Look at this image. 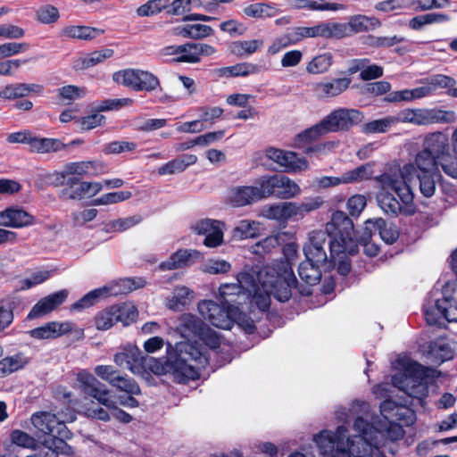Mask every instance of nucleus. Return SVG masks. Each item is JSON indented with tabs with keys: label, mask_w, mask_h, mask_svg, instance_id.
<instances>
[{
	"label": "nucleus",
	"mask_w": 457,
	"mask_h": 457,
	"mask_svg": "<svg viewBox=\"0 0 457 457\" xmlns=\"http://www.w3.org/2000/svg\"><path fill=\"white\" fill-rule=\"evenodd\" d=\"M113 361L134 373L141 368L157 376L170 374L179 384L198 379L200 368L208 362L206 349L198 341H181L174 345L166 342V355L160 359L144 355L137 347L129 346L114 354Z\"/></svg>",
	"instance_id": "nucleus-1"
},
{
	"label": "nucleus",
	"mask_w": 457,
	"mask_h": 457,
	"mask_svg": "<svg viewBox=\"0 0 457 457\" xmlns=\"http://www.w3.org/2000/svg\"><path fill=\"white\" fill-rule=\"evenodd\" d=\"M282 253L284 258L273 265H256L237 275L240 288L262 312L270 309L271 295L280 303L287 302L292 296V286L296 284L293 260L297 255L298 245L287 243L283 245Z\"/></svg>",
	"instance_id": "nucleus-2"
},
{
	"label": "nucleus",
	"mask_w": 457,
	"mask_h": 457,
	"mask_svg": "<svg viewBox=\"0 0 457 457\" xmlns=\"http://www.w3.org/2000/svg\"><path fill=\"white\" fill-rule=\"evenodd\" d=\"M382 190L377 195L379 207L386 214L397 216L400 213L413 215L416 206L413 204L414 195L409 183L387 173L377 177Z\"/></svg>",
	"instance_id": "nucleus-3"
},
{
	"label": "nucleus",
	"mask_w": 457,
	"mask_h": 457,
	"mask_svg": "<svg viewBox=\"0 0 457 457\" xmlns=\"http://www.w3.org/2000/svg\"><path fill=\"white\" fill-rule=\"evenodd\" d=\"M323 232H326L328 238V247L332 257L335 253H348V254L354 255L358 253L357 245L351 237L354 234L353 222L343 211H336L332 213Z\"/></svg>",
	"instance_id": "nucleus-4"
},
{
	"label": "nucleus",
	"mask_w": 457,
	"mask_h": 457,
	"mask_svg": "<svg viewBox=\"0 0 457 457\" xmlns=\"http://www.w3.org/2000/svg\"><path fill=\"white\" fill-rule=\"evenodd\" d=\"M362 112L356 109L338 108L325 116L319 123L305 129L300 137L314 140L331 132L349 131L362 121Z\"/></svg>",
	"instance_id": "nucleus-5"
},
{
	"label": "nucleus",
	"mask_w": 457,
	"mask_h": 457,
	"mask_svg": "<svg viewBox=\"0 0 457 457\" xmlns=\"http://www.w3.org/2000/svg\"><path fill=\"white\" fill-rule=\"evenodd\" d=\"M347 428L341 425L336 432L321 430L314 436V442L322 457H352L351 450L355 451L354 442L346 436Z\"/></svg>",
	"instance_id": "nucleus-6"
},
{
	"label": "nucleus",
	"mask_w": 457,
	"mask_h": 457,
	"mask_svg": "<svg viewBox=\"0 0 457 457\" xmlns=\"http://www.w3.org/2000/svg\"><path fill=\"white\" fill-rule=\"evenodd\" d=\"M380 412L388 421L387 435L393 441L400 440L404 436L403 426L409 427L416 421V412L404 404H399L392 399H386L380 403Z\"/></svg>",
	"instance_id": "nucleus-7"
},
{
	"label": "nucleus",
	"mask_w": 457,
	"mask_h": 457,
	"mask_svg": "<svg viewBox=\"0 0 457 457\" xmlns=\"http://www.w3.org/2000/svg\"><path fill=\"white\" fill-rule=\"evenodd\" d=\"M346 35V26L339 22H321L312 27H294L282 35L287 45H296L307 37L343 38Z\"/></svg>",
	"instance_id": "nucleus-8"
},
{
	"label": "nucleus",
	"mask_w": 457,
	"mask_h": 457,
	"mask_svg": "<svg viewBox=\"0 0 457 457\" xmlns=\"http://www.w3.org/2000/svg\"><path fill=\"white\" fill-rule=\"evenodd\" d=\"M422 309L428 325L440 326L441 319L448 322H457V299L453 295H447L445 287L442 290V297L428 301Z\"/></svg>",
	"instance_id": "nucleus-9"
},
{
	"label": "nucleus",
	"mask_w": 457,
	"mask_h": 457,
	"mask_svg": "<svg viewBox=\"0 0 457 457\" xmlns=\"http://www.w3.org/2000/svg\"><path fill=\"white\" fill-rule=\"evenodd\" d=\"M228 284H221L219 287L217 298L220 304L212 300H202L197 306L198 312L204 319L219 328L228 329V303L226 298Z\"/></svg>",
	"instance_id": "nucleus-10"
},
{
	"label": "nucleus",
	"mask_w": 457,
	"mask_h": 457,
	"mask_svg": "<svg viewBox=\"0 0 457 457\" xmlns=\"http://www.w3.org/2000/svg\"><path fill=\"white\" fill-rule=\"evenodd\" d=\"M328 245V238L323 230H314L311 233L309 242L303 247L305 260L322 266L324 271H330L336 267L337 255L330 254L328 258L325 251V246Z\"/></svg>",
	"instance_id": "nucleus-11"
},
{
	"label": "nucleus",
	"mask_w": 457,
	"mask_h": 457,
	"mask_svg": "<svg viewBox=\"0 0 457 457\" xmlns=\"http://www.w3.org/2000/svg\"><path fill=\"white\" fill-rule=\"evenodd\" d=\"M115 82L134 91L152 92L160 87L159 79L153 73L139 69H126L115 72L112 76Z\"/></svg>",
	"instance_id": "nucleus-12"
},
{
	"label": "nucleus",
	"mask_w": 457,
	"mask_h": 457,
	"mask_svg": "<svg viewBox=\"0 0 457 457\" xmlns=\"http://www.w3.org/2000/svg\"><path fill=\"white\" fill-rule=\"evenodd\" d=\"M262 187L266 198L273 195L279 199H290L301 193L298 184L284 174L262 177Z\"/></svg>",
	"instance_id": "nucleus-13"
},
{
	"label": "nucleus",
	"mask_w": 457,
	"mask_h": 457,
	"mask_svg": "<svg viewBox=\"0 0 457 457\" xmlns=\"http://www.w3.org/2000/svg\"><path fill=\"white\" fill-rule=\"evenodd\" d=\"M439 172L438 159L424 149L417 153L414 162L404 164L403 168L400 169V176L407 183L411 182L414 176L417 174Z\"/></svg>",
	"instance_id": "nucleus-14"
},
{
	"label": "nucleus",
	"mask_w": 457,
	"mask_h": 457,
	"mask_svg": "<svg viewBox=\"0 0 457 457\" xmlns=\"http://www.w3.org/2000/svg\"><path fill=\"white\" fill-rule=\"evenodd\" d=\"M81 392L89 397L96 399L100 404L112 406V400L109 398L110 390L97 378L86 370H80L77 375Z\"/></svg>",
	"instance_id": "nucleus-15"
},
{
	"label": "nucleus",
	"mask_w": 457,
	"mask_h": 457,
	"mask_svg": "<svg viewBox=\"0 0 457 457\" xmlns=\"http://www.w3.org/2000/svg\"><path fill=\"white\" fill-rule=\"evenodd\" d=\"M322 266L318 263H313L309 261H303L298 266V275L301 279V283L292 286V289L295 288L299 294L303 296H309L312 295V287L319 284L321 277Z\"/></svg>",
	"instance_id": "nucleus-16"
},
{
	"label": "nucleus",
	"mask_w": 457,
	"mask_h": 457,
	"mask_svg": "<svg viewBox=\"0 0 457 457\" xmlns=\"http://www.w3.org/2000/svg\"><path fill=\"white\" fill-rule=\"evenodd\" d=\"M225 223L212 219H203L196 221L192 229L197 235L205 236L204 245L210 248H214L223 242V228Z\"/></svg>",
	"instance_id": "nucleus-17"
},
{
	"label": "nucleus",
	"mask_w": 457,
	"mask_h": 457,
	"mask_svg": "<svg viewBox=\"0 0 457 457\" xmlns=\"http://www.w3.org/2000/svg\"><path fill=\"white\" fill-rule=\"evenodd\" d=\"M266 156L283 167L286 171H302L309 167L308 161L304 157H299L295 152L270 147L266 150Z\"/></svg>",
	"instance_id": "nucleus-18"
},
{
	"label": "nucleus",
	"mask_w": 457,
	"mask_h": 457,
	"mask_svg": "<svg viewBox=\"0 0 457 457\" xmlns=\"http://www.w3.org/2000/svg\"><path fill=\"white\" fill-rule=\"evenodd\" d=\"M353 428L359 434L358 444L362 445V451L358 449L355 457H371L373 448L376 447L372 443L373 435L377 432L373 423L362 417H357Z\"/></svg>",
	"instance_id": "nucleus-19"
},
{
	"label": "nucleus",
	"mask_w": 457,
	"mask_h": 457,
	"mask_svg": "<svg viewBox=\"0 0 457 457\" xmlns=\"http://www.w3.org/2000/svg\"><path fill=\"white\" fill-rule=\"evenodd\" d=\"M31 422L33 426L44 435L53 436L62 435V431L66 428L64 421L60 418L49 411H38L31 416Z\"/></svg>",
	"instance_id": "nucleus-20"
},
{
	"label": "nucleus",
	"mask_w": 457,
	"mask_h": 457,
	"mask_svg": "<svg viewBox=\"0 0 457 457\" xmlns=\"http://www.w3.org/2000/svg\"><path fill=\"white\" fill-rule=\"evenodd\" d=\"M427 357L436 366L453 359L455 352L446 337H438L426 344Z\"/></svg>",
	"instance_id": "nucleus-21"
},
{
	"label": "nucleus",
	"mask_w": 457,
	"mask_h": 457,
	"mask_svg": "<svg viewBox=\"0 0 457 457\" xmlns=\"http://www.w3.org/2000/svg\"><path fill=\"white\" fill-rule=\"evenodd\" d=\"M67 296L68 291L66 289H62L40 299L32 307L26 319L28 320H32L47 315L61 305Z\"/></svg>",
	"instance_id": "nucleus-22"
},
{
	"label": "nucleus",
	"mask_w": 457,
	"mask_h": 457,
	"mask_svg": "<svg viewBox=\"0 0 457 457\" xmlns=\"http://www.w3.org/2000/svg\"><path fill=\"white\" fill-rule=\"evenodd\" d=\"M203 258V253L194 249H179L173 253L168 260L159 264L161 270L183 269Z\"/></svg>",
	"instance_id": "nucleus-23"
},
{
	"label": "nucleus",
	"mask_w": 457,
	"mask_h": 457,
	"mask_svg": "<svg viewBox=\"0 0 457 457\" xmlns=\"http://www.w3.org/2000/svg\"><path fill=\"white\" fill-rule=\"evenodd\" d=\"M35 217L23 209L10 207L0 212V226L22 228L34 224Z\"/></svg>",
	"instance_id": "nucleus-24"
},
{
	"label": "nucleus",
	"mask_w": 457,
	"mask_h": 457,
	"mask_svg": "<svg viewBox=\"0 0 457 457\" xmlns=\"http://www.w3.org/2000/svg\"><path fill=\"white\" fill-rule=\"evenodd\" d=\"M266 198L263 187H262V178L257 181V186L241 187L236 189L230 204L235 206H245L252 203Z\"/></svg>",
	"instance_id": "nucleus-25"
},
{
	"label": "nucleus",
	"mask_w": 457,
	"mask_h": 457,
	"mask_svg": "<svg viewBox=\"0 0 457 457\" xmlns=\"http://www.w3.org/2000/svg\"><path fill=\"white\" fill-rule=\"evenodd\" d=\"M352 83L349 77L333 79L315 85V92L321 98L336 97L346 91Z\"/></svg>",
	"instance_id": "nucleus-26"
},
{
	"label": "nucleus",
	"mask_w": 457,
	"mask_h": 457,
	"mask_svg": "<svg viewBox=\"0 0 457 457\" xmlns=\"http://www.w3.org/2000/svg\"><path fill=\"white\" fill-rule=\"evenodd\" d=\"M422 149L431 153L432 155L439 160L449 152L448 137L443 132L431 133L424 138Z\"/></svg>",
	"instance_id": "nucleus-27"
},
{
	"label": "nucleus",
	"mask_w": 457,
	"mask_h": 457,
	"mask_svg": "<svg viewBox=\"0 0 457 457\" xmlns=\"http://www.w3.org/2000/svg\"><path fill=\"white\" fill-rule=\"evenodd\" d=\"M205 326L199 317L192 313H183L179 318L177 331L183 337H198Z\"/></svg>",
	"instance_id": "nucleus-28"
},
{
	"label": "nucleus",
	"mask_w": 457,
	"mask_h": 457,
	"mask_svg": "<svg viewBox=\"0 0 457 457\" xmlns=\"http://www.w3.org/2000/svg\"><path fill=\"white\" fill-rule=\"evenodd\" d=\"M195 293L185 286H178L174 288L172 295L166 300V306L171 311L181 312L194 299Z\"/></svg>",
	"instance_id": "nucleus-29"
},
{
	"label": "nucleus",
	"mask_w": 457,
	"mask_h": 457,
	"mask_svg": "<svg viewBox=\"0 0 457 457\" xmlns=\"http://www.w3.org/2000/svg\"><path fill=\"white\" fill-rule=\"evenodd\" d=\"M346 26V37L348 35V29L354 33L367 32L374 30L381 27L382 23L377 17H370L367 15L357 14L349 20L348 23H344Z\"/></svg>",
	"instance_id": "nucleus-30"
},
{
	"label": "nucleus",
	"mask_w": 457,
	"mask_h": 457,
	"mask_svg": "<svg viewBox=\"0 0 457 457\" xmlns=\"http://www.w3.org/2000/svg\"><path fill=\"white\" fill-rule=\"evenodd\" d=\"M29 362V358L21 352L2 358L0 360V378H4L23 369Z\"/></svg>",
	"instance_id": "nucleus-31"
},
{
	"label": "nucleus",
	"mask_w": 457,
	"mask_h": 457,
	"mask_svg": "<svg viewBox=\"0 0 457 457\" xmlns=\"http://www.w3.org/2000/svg\"><path fill=\"white\" fill-rule=\"evenodd\" d=\"M197 157L194 154H181L158 169L160 175L175 174L184 171L189 165L195 163Z\"/></svg>",
	"instance_id": "nucleus-32"
},
{
	"label": "nucleus",
	"mask_w": 457,
	"mask_h": 457,
	"mask_svg": "<svg viewBox=\"0 0 457 457\" xmlns=\"http://www.w3.org/2000/svg\"><path fill=\"white\" fill-rule=\"evenodd\" d=\"M104 32V29L88 26H68L62 29V35L70 38L91 40Z\"/></svg>",
	"instance_id": "nucleus-33"
},
{
	"label": "nucleus",
	"mask_w": 457,
	"mask_h": 457,
	"mask_svg": "<svg viewBox=\"0 0 457 457\" xmlns=\"http://www.w3.org/2000/svg\"><path fill=\"white\" fill-rule=\"evenodd\" d=\"M260 223L250 220L238 221L232 230V237L237 240L255 238L260 236Z\"/></svg>",
	"instance_id": "nucleus-34"
},
{
	"label": "nucleus",
	"mask_w": 457,
	"mask_h": 457,
	"mask_svg": "<svg viewBox=\"0 0 457 457\" xmlns=\"http://www.w3.org/2000/svg\"><path fill=\"white\" fill-rule=\"evenodd\" d=\"M114 313L115 322H120L123 326H129L135 322L138 316L137 309L131 303H121L112 305Z\"/></svg>",
	"instance_id": "nucleus-35"
},
{
	"label": "nucleus",
	"mask_w": 457,
	"mask_h": 457,
	"mask_svg": "<svg viewBox=\"0 0 457 457\" xmlns=\"http://www.w3.org/2000/svg\"><path fill=\"white\" fill-rule=\"evenodd\" d=\"M289 210L288 202L272 204L262 207V215L269 220L287 222L291 219Z\"/></svg>",
	"instance_id": "nucleus-36"
},
{
	"label": "nucleus",
	"mask_w": 457,
	"mask_h": 457,
	"mask_svg": "<svg viewBox=\"0 0 457 457\" xmlns=\"http://www.w3.org/2000/svg\"><path fill=\"white\" fill-rule=\"evenodd\" d=\"M29 144L32 151H36L37 153L42 154L58 152L60 150L67 148V145L62 143L61 140L55 138L32 137L29 138Z\"/></svg>",
	"instance_id": "nucleus-37"
},
{
	"label": "nucleus",
	"mask_w": 457,
	"mask_h": 457,
	"mask_svg": "<svg viewBox=\"0 0 457 457\" xmlns=\"http://www.w3.org/2000/svg\"><path fill=\"white\" fill-rule=\"evenodd\" d=\"M113 54L112 49H104L95 51L84 57H79L74 61L76 70H85L93 67Z\"/></svg>",
	"instance_id": "nucleus-38"
},
{
	"label": "nucleus",
	"mask_w": 457,
	"mask_h": 457,
	"mask_svg": "<svg viewBox=\"0 0 457 457\" xmlns=\"http://www.w3.org/2000/svg\"><path fill=\"white\" fill-rule=\"evenodd\" d=\"M103 169L104 164L96 161L75 162L65 164L62 172V178L66 179L69 175L84 176L87 175L90 169Z\"/></svg>",
	"instance_id": "nucleus-39"
},
{
	"label": "nucleus",
	"mask_w": 457,
	"mask_h": 457,
	"mask_svg": "<svg viewBox=\"0 0 457 457\" xmlns=\"http://www.w3.org/2000/svg\"><path fill=\"white\" fill-rule=\"evenodd\" d=\"M243 12L247 17L265 19L276 16L278 9L266 3H255L245 6Z\"/></svg>",
	"instance_id": "nucleus-40"
},
{
	"label": "nucleus",
	"mask_w": 457,
	"mask_h": 457,
	"mask_svg": "<svg viewBox=\"0 0 457 457\" xmlns=\"http://www.w3.org/2000/svg\"><path fill=\"white\" fill-rule=\"evenodd\" d=\"M262 45V39L237 40L230 42V53L237 56H247L255 53Z\"/></svg>",
	"instance_id": "nucleus-41"
},
{
	"label": "nucleus",
	"mask_w": 457,
	"mask_h": 457,
	"mask_svg": "<svg viewBox=\"0 0 457 457\" xmlns=\"http://www.w3.org/2000/svg\"><path fill=\"white\" fill-rule=\"evenodd\" d=\"M233 323H237L248 335L253 334L256 330L253 319L246 313L240 312L237 307L230 304V328Z\"/></svg>",
	"instance_id": "nucleus-42"
},
{
	"label": "nucleus",
	"mask_w": 457,
	"mask_h": 457,
	"mask_svg": "<svg viewBox=\"0 0 457 457\" xmlns=\"http://www.w3.org/2000/svg\"><path fill=\"white\" fill-rule=\"evenodd\" d=\"M292 7L297 10L307 9L310 11H338L345 8L344 4L337 3H318L313 0H294Z\"/></svg>",
	"instance_id": "nucleus-43"
},
{
	"label": "nucleus",
	"mask_w": 457,
	"mask_h": 457,
	"mask_svg": "<svg viewBox=\"0 0 457 457\" xmlns=\"http://www.w3.org/2000/svg\"><path fill=\"white\" fill-rule=\"evenodd\" d=\"M375 224H377V230L380 238L386 245H393L397 241L400 232L395 225L387 224V222L382 218H377Z\"/></svg>",
	"instance_id": "nucleus-44"
},
{
	"label": "nucleus",
	"mask_w": 457,
	"mask_h": 457,
	"mask_svg": "<svg viewBox=\"0 0 457 457\" xmlns=\"http://www.w3.org/2000/svg\"><path fill=\"white\" fill-rule=\"evenodd\" d=\"M176 34L184 37L202 38L212 33V29L210 26L203 24H192L175 29Z\"/></svg>",
	"instance_id": "nucleus-45"
},
{
	"label": "nucleus",
	"mask_w": 457,
	"mask_h": 457,
	"mask_svg": "<svg viewBox=\"0 0 457 457\" xmlns=\"http://www.w3.org/2000/svg\"><path fill=\"white\" fill-rule=\"evenodd\" d=\"M15 303L11 298L0 300V333L9 328L14 320Z\"/></svg>",
	"instance_id": "nucleus-46"
},
{
	"label": "nucleus",
	"mask_w": 457,
	"mask_h": 457,
	"mask_svg": "<svg viewBox=\"0 0 457 457\" xmlns=\"http://www.w3.org/2000/svg\"><path fill=\"white\" fill-rule=\"evenodd\" d=\"M448 20L446 14L426 13L418 15L410 20L409 27L414 30H420L423 26L432 23L443 22Z\"/></svg>",
	"instance_id": "nucleus-47"
},
{
	"label": "nucleus",
	"mask_w": 457,
	"mask_h": 457,
	"mask_svg": "<svg viewBox=\"0 0 457 457\" xmlns=\"http://www.w3.org/2000/svg\"><path fill=\"white\" fill-rule=\"evenodd\" d=\"M331 53H324L312 58L307 64L306 70L312 74H320L327 71L332 64Z\"/></svg>",
	"instance_id": "nucleus-48"
},
{
	"label": "nucleus",
	"mask_w": 457,
	"mask_h": 457,
	"mask_svg": "<svg viewBox=\"0 0 457 457\" xmlns=\"http://www.w3.org/2000/svg\"><path fill=\"white\" fill-rule=\"evenodd\" d=\"M142 221V217L136 214L127 218L112 220L105 225L106 232L125 231Z\"/></svg>",
	"instance_id": "nucleus-49"
},
{
	"label": "nucleus",
	"mask_w": 457,
	"mask_h": 457,
	"mask_svg": "<svg viewBox=\"0 0 457 457\" xmlns=\"http://www.w3.org/2000/svg\"><path fill=\"white\" fill-rule=\"evenodd\" d=\"M420 181V193L425 197H431L434 195L436 191V179L438 177H441L439 173H423L415 175Z\"/></svg>",
	"instance_id": "nucleus-50"
},
{
	"label": "nucleus",
	"mask_w": 457,
	"mask_h": 457,
	"mask_svg": "<svg viewBox=\"0 0 457 457\" xmlns=\"http://www.w3.org/2000/svg\"><path fill=\"white\" fill-rule=\"evenodd\" d=\"M279 235L266 237L262 240L252 245L251 252L259 256L269 253L272 251V249L279 246Z\"/></svg>",
	"instance_id": "nucleus-51"
},
{
	"label": "nucleus",
	"mask_w": 457,
	"mask_h": 457,
	"mask_svg": "<svg viewBox=\"0 0 457 457\" xmlns=\"http://www.w3.org/2000/svg\"><path fill=\"white\" fill-rule=\"evenodd\" d=\"M112 386L116 387L120 391H123L129 395H139L141 389L138 384L133 378H130L127 375L122 376L120 373L116 377L115 381L112 384Z\"/></svg>",
	"instance_id": "nucleus-52"
},
{
	"label": "nucleus",
	"mask_w": 457,
	"mask_h": 457,
	"mask_svg": "<svg viewBox=\"0 0 457 457\" xmlns=\"http://www.w3.org/2000/svg\"><path fill=\"white\" fill-rule=\"evenodd\" d=\"M376 219H369L364 222V226L361 228V231L355 230L354 234L352 237L353 240L355 241L357 247L359 248V244L366 241H371L372 236L375 233H378Z\"/></svg>",
	"instance_id": "nucleus-53"
},
{
	"label": "nucleus",
	"mask_w": 457,
	"mask_h": 457,
	"mask_svg": "<svg viewBox=\"0 0 457 457\" xmlns=\"http://www.w3.org/2000/svg\"><path fill=\"white\" fill-rule=\"evenodd\" d=\"M197 46L195 43H188L179 46L175 53L181 54L176 61L179 62H197L200 61L199 52H197Z\"/></svg>",
	"instance_id": "nucleus-54"
},
{
	"label": "nucleus",
	"mask_w": 457,
	"mask_h": 457,
	"mask_svg": "<svg viewBox=\"0 0 457 457\" xmlns=\"http://www.w3.org/2000/svg\"><path fill=\"white\" fill-rule=\"evenodd\" d=\"M131 196H132V194L129 191L112 192V193H108V194L103 195L101 197L94 199L91 202V204L92 205L112 204H117V203L128 200Z\"/></svg>",
	"instance_id": "nucleus-55"
},
{
	"label": "nucleus",
	"mask_w": 457,
	"mask_h": 457,
	"mask_svg": "<svg viewBox=\"0 0 457 457\" xmlns=\"http://www.w3.org/2000/svg\"><path fill=\"white\" fill-rule=\"evenodd\" d=\"M94 321L98 330H107L116 324L112 306L97 312L94 318Z\"/></svg>",
	"instance_id": "nucleus-56"
},
{
	"label": "nucleus",
	"mask_w": 457,
	"mask_h": 457,
	"mask_svg": "<svg viewBox=\"0 0 457 457\" xmlns=\"http://www.w3.org/2000/svg\"><path fill=\"white\" fill-rule=\"evenodd\" d=\"M370 178L369 172V164L361 165L355 169L350 170L343 174V183L359 182Z\"/></svg>",
	"instance_id": "nucleus-57"
},
{
	"label": "nucleus",
	"mask_w": 457,
	"mask_h": 457,
	"mask_svg": "<svg viewBox=\"0 0 457 457\" xmlns=\"http://www.w3.org/2000/svg\"><path fill=\"white\" fill-rule=\"evenodd\" d=\"M405 372L410 382L426 383L425 380L428 377L427 370L418 361L409 362L405 367Z\"/></svg>",
	"instance_id": "nucleus-58"
},
{
	"label": "nucleus",
	"mask_w": 457,
	"mask_h": 457,
	"mask_svg": "<svg viewBox=\"0 0 457 457\" xmlns=\"http://www.w3.org/2000/svg\"><path fill=\"white\" fill-rule=\"evenodd\" d=\"M104 293H106L105 288H98L87 293L71 305V310H81L94 305Z\"/></svg>",
	"instance_id": "nucleus-59"
},
{
	"label": "nucleus",
	"mask_w": 457,
	"mask_h": 457,
	"mask_svg": "<svg viewBox=\"0 0 457 457\" xmlns=\"http://www.w3.org/2000/svg\"><path fill=\"white\" fill-rule=\"evenodd\" d=\"M55 321H51L44 326L29 330V335L36 339H51L57 338L58 334L55 330Z\"/></svg>",
	"instance_id": "nucleus-60"
},
{
	"label": "nucleus",
	"mask_w": 457,
	"mask_h": 457,
	"mask_svg": "<svg viewBox=\"0 0 457 457\" xmlns=\"http://www.w3.org/2000/svg\"><path fill=\"white\" fill-rule=\"evenodd\" d=\"M369 45L376 48H388L395 46L396 44L403 43L405 41V38L403 37L397 35L392 37L369 36Z\"/></svg>",
	"instance_id": "nucleus-61"
},
{
	"label": "nucleus",
	"mask_w": 457,
	"mask_h": 457,
	"mask_svg": "<svg viewBox=\"0 0 457 457\" xmlns=\"http://www.w3.org/2000/svg\"><path fill=\"white\" fill-rule=\"evenodd\" d=\"M85 195H88L87 181H80L77 187L71 188H62L59 197L62 200H80Z\"/></svg>",
	"instance_id": "nucleus-62"
},
{
	"label": "nucleus",
	"mask_w": 457,
	"mask_h": 457,
	"mask_svg": "<svg viewBox=\"0 0 457 457\" xmlns=\"http://www.w3.org/2000/svg\"><path fill=\"white\" fill-rule=\"evenodd\" d=\"M439 166L446 175L453 179L457 178V155H453L449 152L446 153L438 160Z\"/></svg>",
	"instance_id": "nucleus-63"
},
{
	"label": "nucleus",
	"mask_w": 457,
	"mask_h": 457,
	"mask_svg": "<svg viewBox=\"0 0 457 457\" xmlns=\"http://www.w3.org/2000/svg\"><path fill=\"white\" fill-rule=\"evenodd\" d=\"M367 205V199L362 195H354L348 198L346 207L349 214L352 217L357 218L360 216L365 206Z\"/></svg>",
	"instance_id": "nucleus-64"
}]
</instances>
